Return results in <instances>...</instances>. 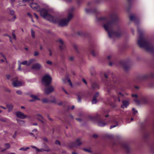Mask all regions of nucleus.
<instances>
[{"label": "nucleus", "instance_id": "c85d7f7f", "mask_svg": "<svg viewBox=\"0 0 154 154\" xmlns=\"http://www.w3.org/2000/svg\"><path fill=\"white\" fill-rule=\"evenodd\" d=\"M113 122H115V125H111L110 126V129H112V128H114L115 127H116L118 125V122H117V121H116L115 120H113Z\"/></svg>", "mask_w": 154, "mask_h": 154}, {"label": "nucleus", "instance_id": "b1692460", "mask_svg": "<svg viewBox=\"0 0 154 154\" xmlns=\"http://www.w3.org/2000/svg\"><path fill=\"white\" fill-rule=\"evenodd\" d=\"M140 101L143 103H147V100L146 97L144 96H142L140 98Z\"/></svg>", "mask_w": 154, "mask_h": 154}, {"label": "nucleus", "instance_id": "72a5a7b5", "mask_svg": "<svg viewBox=\"0 0 154 154\" xmlns=\"http://www.w3.org/2000/svg\"><path fill=\"white\" fill-rule=\"evenodd\" d=\"M29 149V147H26V148H24V147H22V148H20L19 149V150H23V151H26V150H28V149Z\"/></svg>", "mask_w": 154, "mask_h": 154}, {"label": "nucleus", "instance_id": "f257e3e1", "mask_svg": "<svg viewBox=\"0 0 154 154\" xmlns=\"http://www.w3.org/2000/svg\"><path fill=\"white\" fill-rule=\"evenodd\" d=\"M86 13H93L96 16V18L98 22H101L103 23V27L105 30L108 32L109 37L110 38L114 37H119L123 34V32L120 26L117 22L118 17L115 14H112L110 15L111 20H108V17H101L98 18L97 15L99 14L98 10H85Z\"/></svg>", "mask_w": 154, "mask_h": 154}, {"label": "nucleus", "instance_id": "6e6d98bb", "mask_svg": "<svg viewBox=\"0 0 154 154\" xmlns=\"http://www.w3.org/2000/svg\"><path fill=\"white\" fill-rule=\"evenodd\" d=\"M46 63L48 64H49V65H51L52 64V62L51 61H47Z\"/></svg>", "mask_w": 154, "mask_h": 154}, {"label": "nucleus", "instance_id": "603ef678", "mask_svg": "<svg viewBox=\"0 0 154 154\" xmlns=\"http://www.w3.org/2000/svg\"><path fill=\"white\" fill-rule=\"evenodd\" d=\"M98 137V135L97 134H94L92 136V137L95 139L97 138Z\"/></svg>", "mask_w": 154, "mask_h": 154}, {"label": "nucleus", "instance_id": "864d4df0", "mask_svg": "<svg viewBox=\"0 0 154 154\" xmlns=\"http://www.w3.org/2000/svg\"><path fill=\"white\" fill-rule=\"evenodd\" d=\"M17 133V131H15L13 136V137L14 138H15L16 137V136Z\"/></svg>", "mask_w": 154, "mask_h": 154}, {"label": "nucleus", "instance_id": "aec40b11", "mask_svg": "<svg viewBox=\"0 0 154 154\" xmlns=\"http://www.w3.org/2000/svg\"><path fill=\"white\" fill-rule=\"evenodd\" d=\"M94 46L93 45H91L90 48H89V50L91 54L94 57H95L96 56L97 53L95 52L94 51Z\"/></svg>", "mask_w": 154, "mask_h": 154}, {"label": "nucleus", "instance_id": "338daca9", "mask_svg": "<svg viewBox=\"0 0 154 154\" xmlns=\"http://www.w3.org/2000/svg\"><path fill=\"white\" fill-rule=\"evenodd\" d=\"M0 54L5 59V60H6V58H5V56L3 55V53H0Z\"/></svg>", "mask_w": 154, "mask_h": 154}, {"label": "nucleus", "instance_id": "2f4dec72", "mask_svg": "<svg viewBox=\"0 0 154 154\" xmlns=\"http://www.w3.org/2000/svg\"><path fill=\"white\" fill-rule=\"evenodd\" d=\"M42 101L43 103H50V100L47 98L43 99L42 100Z\"/></svg>", "mask_w": 154, "mask_h": 154}, {"label": "nucleus", "instance_id": "8fccbe9b", "mask_svg": "<svg viewBox=\"0 0 154 154\" xmlns=\"http://www.w3.org/2000/svg\"><path fill=\"white\" fill-rule=\"evenodd\" d=\"M55 143L57 145L58 144V145H60V141H59L58 140H57L55 141Z\"/></svg>", "mask_w": 154, "mask_h": 154}, {"label": "nucleus", "instance_id": "680f3d73", "mask_svg": "<svg viewBox=\"0 0 154 154\" xmlns=\"http://www.w3.org/2000/svg\"><path fill=\"white\" fill-rule=\"evenodd\" d=\"M75 119L79 122H81L82 121V119L80 118H76Z\"/></svg>", "mask_w": 154, "mask_h": 154}, {"label": "nucleus", "instance_id": "412c9836", "mask_svg": "<svg viewBox=\"0 0 154 154\" xmlns=\"http://www.w3.org/2000/svg\"><path fill=\"white\" fill-rule=\"evenodd\" d=\"M37 116L39 117L37 118L38 120L40 121L42 124H44L45 120L42 115L38 114L37 115Z\"/></svg>", "mask_w": 154, "mask_h": 154}, {"label": "nucleus", "instance_id": "39448f33", "mask_svg": "<svg viewBox=\"0 0 154 154\" xmlns=\"http://www.w3.org/2000/svg\"><path fill=\"white\" fill-rule=\"evenodd\" d=\"M110 145L112 147H116L117 148L119 146H120L125 150L127 154H130L131 152V149L129 144L127 143L112 141L110 142Z\"/></svg>", "mask_w": 154, "mask_h": 154}, {"label": "nucleus", "instance_id": "6ab92c4d", "mask_svg": "<svg viewBox=\"0 0 154 154\" xmlns=\"http://www.w3.org/2000/svg\"><path fill=\"white\" fill-rule=\"evenodd\" d=\"M99 96V93L98 92H96L94 94L92 100V102L93 104H95L97 103V98Z\"/></svg>", "mask_w": 154, "mask_h": 154}, {"label": "nucleus", "instance_id": "ea45409f", "mask_svg": "<svg viewBox=\"0 0 154 154\" xmlns=\"http://www.w3.org/2000/svg\"><path fill=\"white\" fill-rule=\"evenodd\" d=\"M28 62L26 60H25L22 62H20L21 64L23 65H27Z\"/></svg>", "mask_w": 154, "mask_h": 154}, {"label": "nucleus", "instance_id": "3c124183", "mask_svg": "<svg viewBox=\"0 0 154 154\" xmlns=\"http://www.w3.org/2000/svg\"><path fill=\"white\" fill-rule=\"evenodd\" d=\"M16 93L19 95H21L22 94V92L19 90L17 91Z\"/></svg>", "mask_w": 154, "mask_h": 154}, {"label": "nucleus", "instance_id": "473e14b6", "mask_svg": "<svg viewBox=\"0 0 154 154\" xmlns=\"http://www.w3.org/2000/svg\"><path fill=\"white\" fill-rule=\"evenodd\" d=\"M17 122L20 124L21 125L22 124H24L25 123V122L24 121L20 120L18 119H17Z\"/></svg>", "mask_w": 154, "mask_h": 154}, {"label": "nucleus", "instance_id": "0e129e2a", "mask_svg": "<svg viewBox=\"0 0 154 154\" xmlns=\"http://www.w3.org/2000/svg\"><path fill=\"white\" fill-rule=\"evenodd\" d=\"M0 120L2 121H3L4 122H6V119H1Z\"/></svg>", "mask_w": 154, "mask_h": 154}, {"label": "nucleus", "instance_id": "e433bc0d", "mask_svg": "<svg viewBox=\"0 0 154 154\" xmlns=\"http://www.w3.org/2000/svg\"><path fill=\"white\" fill-rule=\"evenodd\" d=\"M15 32V30H13L12 31V35L13 38L14 39H16V36L15 35L14 33Z\"/></svg>", "mask_w": 154, "mask_h": 154}, {"label": "nucleus", "instance_id": "e2e57ef3", "mask_svg": "<svg viewBox=\"0 0 154 154\" xmlns=\"http://www.w3.org/2000/svg\"><path fill=\"white\" fill-rule=\"evenodd\" d=\"M43 140L45 141L46 142H48V139L46 138H44L43 139Z\"/></svg>", "mask_w": 154, "mask_h": 154}, {"label": "nucleus", "instance_id": "de8ad7c7", "mask_svg": "<svg viewBox=\"0 0 154 154\" xmlns=\"http://www.w3.org/2000/svg\"><path fill=\"white\" fill-rule=\"evenodd\" d=\"M82 1V0H76V2L78 5H80Z\"/></svg>", "mask_w": 154, "mask_h": 154}, {"label": "nucleus", "instance_id": "423d86ee", "mask_svg": "<svg viewBox=\"0 0 154 154\" xmlns=\"http://www.w3.org/2000/svg\"><path fill=\"white\" fill-rule=\"evenodd\" d=\"M137 81L139 82H140L142 81L146 80H150V83L148 85L150 87L154 86V73H151L149 74H146L139 76L137 77Z\"/></svg>", "mask_w": 154, "mask_h": 154}, {"label": "nucleus", "instance_id": "f704fd0d", "mask_svg": "<svg viewBox=\"0 0 154 154\" xmlns=\"http://www.w3.org/2000/svg\"><path fill=\"white\" fill-rule=\"evenodd\" d=\"M16 17L15 15H14L12 18L11 19H8V20L10 21H14Z\"/></svg>", "mask_w": 154, "mask_h": 154}, {"label": "nucleus", "instance_id": "bf43d9fd", "mask_svg": "<svg viewBox=\"0 0 154 154\" xmlns=\"http://www.w3.org/2000/svg\"><path fill=\"white\" fill-rule=\"evenodd\" d=\"M62 89L63 90V91L66 94H68V92L66 91L63 88H62Z\"/></svg>", "mask_w": 154, "mask_h": 154}, {"label": "nucleus", "instance_id": "dca6fc26", "mask_svg": "<svg viewBox=\"0 0 154 154\" xmlns=\"http://www.w3.org/2000/svg\"><path fill=\"white\" fill-rule=\"evenodd\" d=\"M91 85L93 89L99 88L98 83L97 82L91 81Z\"/></svg>", "mask_w": 154, "mask_h": 154}, {"label": "nucleus", "instance_id": "c03bdc74", "mask_svg": "<svg viewBox=\"0 0 154 154\" xmlns=\"http://www.w3.org/2000/svg\"><path fill=\"white\" fill-rule=\"evenodd\" d=\"M151 149L152 151L154 152V143L152 144Z\"/></svg>", "mask_w": 154, "mask_h": 154}, {"label": "nucleus", "instance_id": "49530a36", "mask_svg": "<svg viewBox=\"0 0 154 154\" xmlns=\"http://www.w3.org/2000/svg\"><path fill=\"white\" fill-rule=\"evenodd\" d=\"M50 103H57V102H56L55 99V98H54L53 100H50Z\"/></svg>", "mask_w": 154, "mask_h": 154}, {"label": "nucleus", "instance_id": "ddd939ff", "mask_svg": "<svg viewBox=\"0 0 154 154\" xmlns=\"http://www.w3.org/2000/svg\"><path fill=\"white\" fill-rule=\"evenodd\" d=\"M129 18L130 20L134 21L135 24H138L140 22L139 19L137 17L133 15H130Z\"/></svg>", "mask_w": 154, "mask_h": 154}, {"label": "nucleus", "instance_id": "4468645a", "mask_svg": "<svg viewBox=\"0 0 154 154\" xmlns=\"http://www.w3.org/2000/svg\"><path fill=\"white\" fill-rule=\"evenodd\" d=\"M30 6L31 8L34 9L35 10H45L44 8L41 9L39 6L36 3L32 2L30 3Z\"/></svg>", "mask_w": 154, "mask_h": 154}, {"label": "nucleus", "instance_id": "79ce46f5", "mask_svg": "<svg viewBox=\"0 0 154 154\" xmlns=\"http://www.w3.org/2000/svg\"><path fill=\"white\" fill-rule=\"evenodd\" d=\"M19 66L18 68V69L19 70H21V63L20 62V61H18Z\"/></svg>", "mask_w": 154, "mask_h": 154}, {"label": "nucleus", "instance_id": "5701e85b", "mask_svg": "<svg viewBox=\"0 0 154 154\" xmlns=\"http://www.w3.org/2000/svg\"><path fill=\"white\" fill-rule=\"evenodd\" d=\"M31 147H32V148L35 149L37 152H42L43 151H49V150L48 149H39L37 148L36 146H31Z\"/></svg>", "mask_w": 154, "mask_h": 154}, {"label": "nucleus", "instance_id": "58836bf2", "mask_svg": "<svg viewBox=\"0 0 154 154\" xmlns=\"http://www.w3.org/2000/svg\"><path fill=\"white\" fill-rule=\"evenodd\" d=\"M90 149H91L90 148L89 149H86V148H84L83 149V150L84 151L87 152H88L91 153V152H92V151Z\"/></svg>", "mask_w": 154, "mask_h": 154}, {"label": "nucleus", "instance_id": "052dcab7", "mask_svg": "<svg viewBox=\"0 0 154 154\" xmlns=\"http://www.w3.org/2000/svg\"><path fill=\"white\" fill-rule=\"evenodd\" d=\"M69 59L70 61H72L74 59V58L72 57H69Z\"/></svg>", "mask_w": 154, "mask_h": 154}, {"label": "nucleus", "instance_id": "4c0bfd02", "mask_svg": "<svg viewBox=\"0 0 154 154\" xmlns=\"http://www.w3.org/2000/svg\"><path fill=\"white\" fill-rule=\"evenodd\" d=\"M31 35L32 36L33 38H34L35 37V32L34 31H33V29H31Z\"/></svg>", "mask_w": 154, "mask_h": 154}, {"label": "nucleus", "instance_id": "13d9d810", "mask_svg": "<svg viewBox=\"0 0 154 154\" xmlns=\"http://www.w3.org/2000/svg\"><path fill=\"white\" fill-rule=\"evenodd\" d=\"M6 77L7 79H9L11 78V76L10 75H8V74L6 75Z\"/></svg>", "mask_w": 154, "mask_h": 154}, {"label": "nucleus", "instance_id": "09e8293b", "mask_svg": "<svg viewBox=\"0 0 154 154\" xmlns=\"http://www.w3.org/2000/svg\"><path fill=\"white\" fill-rule=\"evenodd\" d=\"M39 54L38 52V51H35L34 52V55L35 56H38Z\"/></svg>", "mask_w": 154, "mask_h": 154}, {"label": "nucleus", "instance_id": "9b49d317", "mask_svg": "<svg viewBox=\"0 0 154 154\" xmlns=\"http://www.w3.org/2000/svg\"><path fill=\"white\" fill-rule=\"evenodd\" d=\"M124 94L121 92H119L117 95V96H112V98L115 102L119 101L120 102L121 100L120 98L121 97H123Z\"/></svg>", "mask_w": 154, "mask_h": 154}, {"label": "nucleus", "instance_id": "9d476101", "mask_svg": "<svg viewBox=\"0 0 154 154\" xmlns=\"http://www.w3.org/2000/svg\"><path fill=\"white\" fill-rule=\"evenodd\" d=\"M18 78L16 77L12 79V81H13L12 85L14 87H17L22 85L21 82L17 80Z\"/></svg>", "mask_w": 154, "mask_h": 154}, {"label": "nucleus", "instance_id": "7ed1b4c3", "mask_svg": "<svg viewBox=\"0 0 154 154\" xmlns=\"http://www.w3.org/2000/svg\"><path fill=\"white\" fill-rule=\"evenodd\" d=\"M109 111L108 110H104L101 114H97L95 116H89L88 118L89 119L94 122H97L98 125L100 127H103L109 122L106 117L109 116L108 113Z\"/></svg>", "mask_w": 154, "mask_h": 154}, {"label": "nucleus", "instance_id": "774afa93", "mask_svg": "<svg viewBox=\"0 0 154 154\" xmlns=\"http://www.w3.org/2000/svg\"><path fill=\"white\" fill-rule=\"evenodd\" d=\"M34 15L35 16V17L37 19H38V15L36 14L35 13H34Z\"/></svg>", "mask_w": 154, "mask_h": 154}, {"label": "nucleus", "instance_id": "20e7f679", "mask_svg": "<svg viewBox=\"0 0 154 154\" xmlns=\"http://www.w3.org/2000/svg\"><path fill=\"white\" fill-rule=\"evenodd\" d=\"M110 73V71L108 70L107 72H105L104 73V77L106 80V85L107 87L108 92L109 93H110L111 89H116L120 85L119 79L117 78L116 76H115L113 73H112L111 75L112 77V81H108L107 79L108 78V76L109 75Z\"/></svg>", "mask_w": 154, "mask_h": 154}, {"label": "nucleus", "instance_id": "a18cd8bd", "mask_svg": "<svg viewBox=\"0 0 154 154\" xmlns=\"http://www.w3.org/2000/svg\"><path fill=\"white\" fill-rule=\"evenodd\" d=\"M132 110L134 112L133 115H135L136 113L137 112V110H136L134 108H133Z\"/></svg>", "mask_w": 154, "mask_h": 154}, {"label": "nucleus", "instance_id": "c9c22d12", "mask_svg": "<svg viewBox=\"0 0 154 154\" xmlns=\"http://www.w3.org/2000/svg\"><path fill=\"white\" fill-rule=\"evenodd\" d=\"M30 96L32 98H33L34 100H38V97L35 95H30Z\"/></svg>", "mask_w": 154, "mask_h": 154}, {"label": "nucleus", "instance_id": "bb28decb", "mask_svg": "<svg viewBox=\"0 0 154 154\" xmlns=\"http://www.w3.org/2000/svg\"><path fill=\"white\" fill-rule=\"evenodd\" d=\"M6 106L9 111H11L12 110L13 106L12 105L8 104Z\"/></svg>", "mask_w": 154, "mask_h": 154}, {"label": "nucleus", "instance_id": "f8f14e48", "mask_svg": "<svg viewBox=\"0 0 154 154\" xmlns=\"http://www.w3.org/2000/svg\"><path fill=\"white\" fill-rule=\"evenodd\" d=\"M46 87L44 89V92L46 94H48L54 91V88L52 86L49 85Z\"/></svg>", "mask_w": 154, "mask_h": 154}, {"label": "nucleus", "instance_id": "f03ea898", "mask_svg": "<svg viewBox=\"0 0 154 154\" xmlns=\"http://www.w3.org/2000/svg\"><path fill=\"white\" fill-rule=\"evenodd\" d=\"M39 12L41 16L47 20L55 23L58 22L59 26L63 27L67 25L68 23L73 17V15L71 13L69 14L66 18H64L59 21V19L54 17L48 12V10H37Z\"/></svg>", "mask_w": 154, "mask_h": 154}, {"label": "nucleus", "instance_id": "7c9ffc66", "mask_svg": "<svg viewBox=\"0 0 154 154\" xmlns=\"http://www.w3.org/2000/svg\"><path fill=\"white\" fill-rule=\"evenodd\" d=\"M73 47L74 48V49L77 52V53L78 54H79V50H78V49L77 45L76 44H74L73 45Z\"/></svg>", "mask_w": 154, "mask_h": 154}, {"label": "nucleus", "instance_id": "0eeeda50", "mask_svg": "<svg viewBox=\"0 0 154 154\" xmlns=\"http://www.w3.org/2000/svg\"><path fill=\"white\" fill-rule=\"evenodd\" d=\"M52 80V78L48 75H44L42 79L43 84L45 86H47L51 83Z\"/></svg>", "mask_w": 154, "mask_h": 154}, {"label": "nucleus", "instance_id": "a878e982", "mask_svg": "<svg viewBox=\"0 0 154 154\" xmlns=\"http://www.w3.org/2000/svg\"><path fill=\"white\" fill-rule=\"evenodd\" d=\"M77 34L79 36H86L87 35H86L85 33L81 32V31H78L77 32Z\"/></svg>", "mask_w": 154, "mask_h": 154}, {"label": "nucleus", "instance_id": "5fc2aeb1", "mask_svg": "<svg viewBox=\"0 0 154 154\" xmlns=\"http://www.w3.org/2000/svg\"><path fill=\"white\" fill-rule=\"evenodd\" d=\"M27 15L28 16H29V17L31 18V19H32V16L31 14L29 13H28Z\"/></svg>", "mask_w": 154, "mask_h": 154}, {"label": "nucleus", "instance_id": "2eb2a0df", "mask_svg": "<svg viewBox=\"0 0 154 154\" xmlns=\"http://www.w3.org/2000/svg\"><path fill=\"white\" fill-rule=\"evenodd\" d=\"M57 42H59L60 44L59 45V48L61 50H64L65 48V46L64 44L63 41L61 39H59L57 41Z\"/></svg>", "mask_w": 154, "mask_h": 154}, {"label": "nucleus", "instance_id": "37998d69", "mask_svg": "<svg viewBox=\"0 0 154 154\" xmlns=\"http://www.w3.org/2000/svg\"><path fill=\"white\" fill-rule=\"evenodd\" d=\"M14 10H10L9 13L10 14L11 16H13L14 14Z\"/></svg>", "mask_w": 154, "mask_h": 154}, {"label": "nucleus", "instance_id": "1a4fd4ad", "mask_svg": "<svg viewBox=\"0 0 154 154\" xmlns=\"http://www.w3.org/2000/svg\"><path fill=\"white\" fill-rule=\"evenodd\" d=\"M82 144L80 141V139L78 138L76 140L75 142H71L69 143L68 145V146L70 148H72L74 147H77Z\"/></svg>", "mask_w": 154, "mask_h": 154}, {"label": "nucleus", "instance_id": "4be33fe9", "mask_svg": "<svg viewBox=\"0 0 154 154\" xmlns=\"http://www.w3.org/2000/svg\"><path fill=\"white\" fill-rule=\"evenodd\" d=\"M41 67V65L39 64L36 63L32 66V69H38L40 68Z\"/></svg>", "mask_w": 154, "mask_h": 154}, {"label": "nucleus", "instance_id": "6e6552de", "mask_svg": "<svg viewBox=\"0 0 154 154\" xmlns=\"http://www.w3.org/2000/svg\"><path fill=\"white\" fill-rule=\"evenodd\" d=\"M120 63L126 72H128L130 68V63L129 61L122 60L120 61Z\"/></svg>", "mask_w": 154, "mask_h": 154}, {"label": "nucleus", "instance_id": "a211bd4d", "mask_svg": "<svg viewBox=\"0 0 154 154\" xmlns=\"http://www.w3.org/2000/svg\"><path fill=\"white\" fill-rule=\"evenodd\" d=\"M122 104L121 105V107L122 108H126L129 104V102L126 100H123L122 101Z\"/></svg>", "mask_w": 154, "mask_h": 154}, {"label": "nucleus", "instance_id": "a19ab883", "mask_svg": "<svg viewBox=\"0 0 154 154\" xmlns=\"http://www.w3.org/2000/svg\"><path fill=\"white\" fill-rule=\"evenodd\" d=\"M134 101L137 103V105H139L140 104V101L139 100L137 99V98L135 99L134 100Z\"/></svg>", "mask_w": 154, "mask_h": 154}, {"label": "nucleus", "instance_id": "69168bd1", "mask_svg": "<svg viewBox=\"0 0 154 154\" xmlns=\"http://www.w3.org/2000/svg\"><path fill=\"white\" fill-rule=\"evenodd\" d=\"M88 5L89 6H91L92 5V2H89L88 3Z\"/></svg>", "mask_w": 154, "mask_h": 154}, {"label": "nucleus", "instance_id": "cd10ccee", "mask_svg": "<svg viewBox=\"0 0 154 154\" xmlns=\"http://www.w3.org/2000/svg\"><path fill=\"white\" fill-rule=\"evenodd\" d=\"M35 61V59L32 58L30 59L28 62L27 66H29L30 64Z\"/></svg>", "mask_w": 154, "mask_h": 154}, {"label": "nucleus", "instance_id": "c756f323", "mask_svg": "<svg viewBox=\"0 0 154 154\" xmlns=\"http://www.w3.org/2000/svg\"><path fill=\"white\" fill-rule=\"evenodd\" d=\"M78 101L79 102H80L81 101V98H82V94H78L77 95Z\"/></svg>", "mask_w": 154, "mask_h": 154}, {"label": "nucleus", "instance_id": "4d7b16f0", "mask_svg": "<svg viewBox=\"0 0 154 154\" xmlns=\"http://www.w3.org/2000/svg\"><path fill=\"white\" fill-rule=\"evenodd\" d=\"M131 96L132 97H135L137 98L138 97V95L137 94H132Z\"/></svg>", "mask_w": 154, "mask_h": 154}, {"label": "nucleus", "instance_id": "f3484780", "mask_svg": "<svg viewBox=\"0 0 154 154\" xmlns=\"http://www.w3.org/2000/svg\"><path fill=\"white\" fill-rule=\"evenodd\" d=\"M16 114L17 117L20 119H23L26 117V116L24 115L23 113L20 112H16Z\"/></svg>", "mask_w": 154, "mask_h": 154}, {"label": "nucleus", "instance_id": "393cba45", "mask_svg": "<svg viewBox=\"0 0 154 154\" xmlns=\"http://www.w3.org/2000/svg\"><path fill=\"white\" fill-rule=\"evenodd\" d=\"M5 146L6 148L1 151V152H2L9 149L10 148L11 146L9 143H6L5 144Z\"/></svg>", "mask_w": 154, "mask_h": 154}]
</instances>
